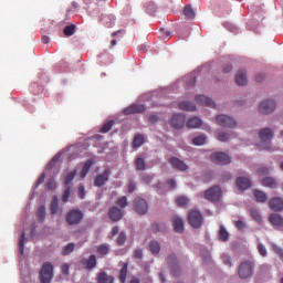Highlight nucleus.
Returning a JSON list of instances; mask_svg holds the SVG:
<instances>
[{
  "label": "nucleus",
  "instance_id": "obj_1",
  "mask_svg": "<svg viewBox=\"0 0 283 283\" xmlns=\"http://www.w3.org/2000/svg\"><path fill=\"white\" fill-rule=\"evenodd\" d=\"M54 279V265L50 262H44L40 270V282L50 283Z\"/></svg>",
  "mask_w": 283,
  "mask_h": 283
},
{
  "label": "nucleus",
  "instance_id": "obj_2",
  "mask_svg": "<svg viewBox=\"0 0 283 283\" xmlns=\"http://www.w3.org/2000/svg\"><path fill=\"white\" fill-rule=\"evenodd\" d=\"M261 140V149H271V140H273V130L271 128H263L259 132Z\"/></svg>",
  "mask_w": 283,
  "mask_h": 283
},
{
  "label": "nucleus",
  "instance_id": "obj_3",
  "mask_svg": "<svg viewBox=\"0 0 283 283\" xmlns=\"http://www.w3.org/2000/svg\"><path fill=\"white\" fill-rule=\"evenodd\" d=\"M255 264L253 263V261H245L242 262L239 266V277L241 280H247L249 277H251V275H253V269H254Z\"/></svg>",
  "mask_w": 283,
  "mask_h": 283
},
{
  "label": "nucleus",
  "instance_id": "obj_4",
  "mask_svg": "<svg viewBox=\"0 0 283 283\" xmlns=\"http://www.w3.org/2000/svg\"><path fill=\"white\" fill-rule=\"evenodd\" d=\"M202 213L198 210H190L188 213V222L192 229H200L203 222Z\"/></svg>",
  "mask_w": 283,
  "mask_h": 283
},
{
  "label": "nucleus",
  "instance_id": "obj_5",
  "mask_svg": "<svg viewBox=\"0 0 283 283\" xmlns=\"http://www.w3.org/2000/svg\"><path fill=\"white\" fill-rule=\"evenodd\" d=\"M216 120L220 127H227L228 129H233L238 125V122L229 115H217Z\"/></svg>",
  "mask_w": 283,
  "mask_h": 283
},
{
  "label": "nucleus",
  "instance_id": "obj_6",
  "mask_svg": "<svg viewBox=\"0 0 283 283\" xmlns=\"http://www.w3.org/2000/svg\"><path fill=\"white\" fill-rule=\"evenodd\" d=\"M205 198L210 202H218V200L222 198V189H220V186H213L212 188L206 190Z\"/></svg>",
  "mask_w": 283,
  "mask_h": 283
},
{
  "label": "nucleus",
  "instance_id": "obj_7",
  "mask_svg": "<svg viewBox=\"0 0 283 283\" xmlns=\"http://www.w3.org/2000/svg\"><path fill=\"white\" fill-rule=\"evenodd\" d=\"M81 220H83V211L78 209L71 210L66 214V222L67 224H80Z\"/></svg>",
  "mask_w": 283,
  "mask_h": 283
},
{
  "label": "nucleus",
  "instance_id": "obj_8",
  "mask_svg": "<svg viewBox=\"0 0 283 283\" xmlns=\"http://www.w3.org/2000/svg\"><path fill=\"white\" fill-rule=\"evenodd\" d=\"M210 159L214 165H230L231 164V157L227 155L226 153H213L210 156Z\"/></svg>",
  "mask_w": 283,
  "mask_h": 283
},
{
  "label": "nucleus",
  "instance_id": "obj_9",
  "mask_svg": "<svg viewBox=\"0 0 283 283\" xmlns=\"http://www.w3.org/2000/svg\"><path fill=\"white\" fill-rule=\"evenodd\" d=\"M81 264L86 271H94L98 266V259L96 254H91L88 258H83Z\"/></svg>",
  "mask_w": 283,
  "mask_h": 283
},
{
  "label": "nucleus",
  "instance_id": "obj_10",
  "mask_svg": "<svg viewBox=\"0 0 283 283\" xmlns=\"http://www.w3.org/2000/svg\"><path fill=\"white\" fill-rule=\"evenodd\" d=\"M134 209L139 216H145L149 209V206L145 199L137 197L134 201Z\"/></svg>",
  "mask_w": 283,
  "mask_h": 283
},
{
  "label": "nucleus",
  "instance_id": "obj_11",
  "mask_svg": "<svg viewBox=\"0 0 283 283\" xmlns=\"http://www.w3.org/2000/svg\"><path fill=\"white\" fill-rule=\"evenodd\" d=\"M109 176H112V170H109V168H106L102 174L95 177L94 187H104V185H107Z\"/></svg>",
  "mask_w": 283,
  "mask_h": 283
},
{
  "label": "nucleus",
  "instance_id": "obj_12",
  "mask_svg": "<svg viewBox=\"0 0 283 283\" xmlns=\"http://www.w3.org/2000/svg\"><path fill=\"white\" fill-rule=\"evenodd\" d=\"M169 163L174 169H177V171H189V166L185 163V160L178 157H170Z\"/></svg>",
  "mask_w": 283,
  "mask_h": 283
},
{
  "label": "nucleus",
  "instance_id": "obj_13",
  "mask_svg": "<svg viewBox=\"0 0 283 283\" xmlns=\"http://www.w3.org/2000/svg\"><path fill=\"white\" fill-rule=\"evenodd\" d=\"M259 112L261 114H272V112H275V102L272 99L262 102L259 105Z\"/></svg>",
  "mask_w": 283,
  "mask_h": 283
},
{
  "label": "nucleus",
  "instance_id": "obj_14",
  "mask_svg": "<svg viewBox=\"0 0 283 283\" xmlns=\"http://www.w3.org/2000/svg\"><path fill=\"white\" fill-rule=\"evenodd\" d=\"M167 262L169 266L171 268V274L172 275H180V266L178 265V258L176 254H170L167 258Z\"/></svg>",
  "mask_w": 283,
  "mask_h": 283
},
{
  "label": "nucleus",
  "instance_id": "obj_15",
  "mask_svg": "<svg viewBox=\"0 0 283 283\" xmlns=\"http://www.w3.org/2000/svg\"><path fill=\"white\" fill-rule=\"evenodd\" d=\"M143 112H145V105L143 104H133L123 109L125 116H129V114H143Z\"/></svg>",
  "mask_w": 283,
  "mask_h": 283
},
{
  "label": "nucleus",
  "instance_id": "obj_16",
  "mask_svg": "<svg viewBox=\"0 0 283 283\" xmlns=\"http://www.w3.org/2000/svg\"><path fill=\"white\" fill-rule=\"evenodd\" d=\"M185 115L182 114H175L171 118V126L175 129H182V127H185Z\"/></svg>",
  "mask_w": 283,
  "mask_h": 283
},
{
  "label": "nucleus",
  "instance_id": "obj_17",
  "mask_svg": "<svg viewBox=\"0 0 283 283\" xmlns=\"http://www.w3.org/2000/svg\"><path fill=\"white\" fill-rule=\"evenodd\" d=\"M124 212L118 207H113L108 211V218L113 220V222H118V220H123Z\"/></svg>",
  "mask_w": 283,
  "mask_h": 283
},
{
  "label": "nucleus",
  "instance_id": "obj_18",
  "mask_svg": "<svg viewBox=\"0 0 283 283\" xmlns=\"http://www.w3.org/2000/svg\"><path fill=\"white\" fill-rule=\"evenodd\" d=\"M196 103L197 105H202L203 107H216V102L205 95L196 96Z\"/></svg>",
  "mask_w": 283,
  "mask_h": 283
},
{
  "label": "nucleus",
  "instance_id": "obj_19",
  "mask_svg": "<svg viewBox=\"0 0 283 283\" xmlns=\"http://www.w3.org/2000/svg\"><path fill=\"white\" fill-rule=\"evenodd\" d=\"M271 211H282L283 210V200L280 197L272 198L269 202Z\"/></svg>",
  "mask_w": 283,
  "mask_h": 283
},
{
  "label": "nucleus",
  "instance_id": "obj_20",
  "mask_svg": "<svg viewBox=\"0 0 283 283\" xmlns=\"http://www.w3.org/2000/svg\"><path fill=\"white\" fill-rule=\"evenodd\" d=\"M172 227L176 233H182L185 231V221L180 217H174Z\"/></svg>",
  "mask_w": 283,
  "mask_h": 283
},
{
  "label": "nucleus",
  "instance_id": "obj_21",
  "mask_svg": "<svg viewBox=\"0 0 283 283\" xmlns=\"http://www.w3.org/2000/svg\"><path fill=\"white\" fill-rule=\"evenodd\" d=\"M237 187L241 191H245V189H249L251 187V180L247 177H239L237 178Z\"/></svg>",
  "mask_w": 283,
  "mask_h": 283
},
{
  "label": "nucleus",
  "instance_id": "obj_22",
  "mask_svg": "<svg viewBox=\"0 0 283 283\" xmlns=\"http://www.w3.org/2000/svg\"><path fill=\"white\" fill-rule=\"evenodd\" d=\"M272 227H283V218L277 213H272L269 217Z\"/></svg>",
  "mask_w": 283,
  "mask_h": 283
},
{
  "label": "nucleus",
  "instance_id": "obj_23",
  "mask_svg": "<svg viewBox=\"0 0 283 283\" xmlns=\"http://www.w3.org/2000/svg\"><path fill=\"white\" fill-rule=\"evenodd\" d=\"M97 283H114V276L107 275V272L97 273Z\"/></svg>",
  "mask_w": 283,
  "mask_h": 283
},
{
  "label": "nucleus",
  "instance_id": "obj_24",
  "mask_svg": "<svg viewBox=\"0 0 283 283\" xmlns=\"http://www.w3.org/2000/svg\"><path fill=\"white\" fill-rule=\"evenodd\" d=\"M186 125L189 129H198V127L202 126V119H200L199 117H192L188 119Z\"/></svg>",
  "mask_w": 283,
  "mask_h": 283
},
{
  "label": "nucleus",
  "instance_id": "obj_25",
  "mask_svg": "<svg viewBox=\"0 0 283 283\" xmlns=\"http://www.w3.org/2000/svg\"><path fill=\"white\" fill-rule=\"evenodd\" d=\"M179 109H181L182 112H196V104L187 101L180 102Z\"/></svg>",
  "mask_w": 283,
  "mask_h": 283
},
{
  "label": "nucleus",
  "instance_id": "obj_26",
  "mask_svg": "<svg viewBox=\"0 0 283 283\" xmlns=\"http://www.w3.org/2000/svg\"><path fill=\"white\" fill-rule=\"evenodd\" d=\"M143 145H145V136L140 134L135 135L132 144L133 149H138V147H143Z\"/></svg>",
  "mask_w": 283,
  "mask_h": 283
},
{
  "label": "nucleus",
  "instance_id": "obj_27",
  "mask_svg": "<svg viewBox=\"0 0 283 283\" xmlns=\"http://www.w3.org/2000/svg\"><path fill=\"white\" fill-rule=\"evenodd\" d=\"M237 85L244 86L247 85V71H239L235 76Z\"/></svg>",
  "mask_w": 283,
  "mask_h": 283
},
{
  "label": "nucleus",
  "instance_id": "obj_28",
  "mask_svg": "<svg viewBox=\"0 0 283 283\" xmlns=\"http://www.w3.org/2000/svg\"><path fill=\"white\" fill-rule=\"evenodd\" d=\"M93 165H94V161H92V159H88L84 164V166H83V168H82V170L80 172L81 178H85V176H87V174H90V170L92 169Z\"/></svg>",
  "mask_w": 283,
  "mask_h": 283
},
{
  "label": "nucleus",
  "instance_id": "obj_29",
  "mask_svg": "<svg viewBox=\"0 0 283 283\" xmlns=\"http://www.w3.org/2000/svg\"><path fill=\"white\" fill-rule=\"evenodd\" d=\"M135 165H136L137 171H145V169H147V163L143 157H137L135 159Z\"/></svg>",
  "mask_w": 283,
  "mask_h": 283
},
{
  "label": "nucleus",
  "instance_id": "obj_30",
  "mask_svg": "<svg viewBox=\"0 0 283 283\" xmlns=\"http://www.w3.org/2000/svg\"><path fill=\"white\" fill-rule=\"evenodd\" d=\"M263 187H270V189H275L277 187V182L272 177H265L262 179Z\"/></svg>",
  "mask_w": 283,
  "mask_h": 283
},
{
  "label": "nucleus",
  "instance_id": "obj_31",
  "mask_svg": "<svg viewBox=\"0 0 283 283\" xmlns=\"http://www.w3.org/2000/svg\"><path fill=\"white\" fill-rule=\"evenodd\" d=\"M129 264L128 263H124L123 268L119 271V282L120 283H125L127 282V269H128Z\"/></svg>",
  "mask_w": 283,
  "mask_h": 283
},
{
  "label": "nucleus",
  "instance_id": "obj_32",
  "mask_svg": "<svg viewBox=\"0 0 283 283\" xmlns=\"http://www.w3.org/2000/svg\"><path fill=\"white\" fill-rule=\"evenodd\" d=\"M51 213L52 216H56L59 213V197L54 196L51 201Z\"/></svg>",
  "mask_w": 283,
  "mask_h": 283
},
{
  "label": "nucleus",
  "instance_id": "obj_33",
  "mask_svg": "<svg viewBox=\"0 0 283 283\" xmlns=\"http://www.w3.org/2000/svg\"><path fill=\"white\" fill-rule=\"evenodd\" d=\"M149 250L153 255H158L160 253V243H158V241H150Z\"/></svg>",
  "mask_w": 283,
  "mask_h": 283
},
{
  "label": "nucleus",
  "instance_id": "obj_34",
  "mask_svg": "<svg viewBox=\"0 0 283 283\" xmlns=\"http://www.w3.org/2000/svg\"><path fill=\"white\" fill-rule=\"evenodd\" d=\"M184 15L186 19H195L196 18V11L191 8V6H185L184 7Z\"/></svg>",
  "mask_w": 283,
  "mask_h": 283
},
{
  "label": "nucleus",
  "instance_id": "obj_35",
  "mask_svg": "<svg viewBox=\"0 0 283 283\" xmlns=\"http://www.w3.org/2000/svg\"><path fill=\"white\" fill-rule=\"evenodd\" d=\"M219 240H221V242L229 241V232L227 231V229H224L223 226H221L219 230Z\"/></svg>",
  "mask_w": 283,
  "mask_h": 283
},
{
  "label": "nucleus",
  "instance_id": "obj_36",
  "mask_svg": "<svg viewBox=\"0 0 283 283\" xmlns=\"http://www.w3.org/2000/svg\"><path fill=\"white\" fill-rule=\"evenodd\" d=\"M254 198L256 202H266V193L260 190H254Z\"/></svg>",
  "mask_w": 283,
  "mask_h": 283
},
{
  "label": "nucleus",
  "instance_id": "obj_37",
  "mask_svg": "<svg viewBox=\"0 0 283 283\" xmlns=\"http://www.w3.org/2000/svg\"><path fill=\"white\" fill-rule=\"evenodd\" d=\"M36 218L40 222L45 220V206H40L36 210Z\"/></svg>",
  "mask_w": 283,
  "mask_h": 283
},
{
  "label": "nucleus",
  "instance_id": "obj_38",
  "mask_svg": "<svg viewBox=\"0 0 283 283\" xmlns=\"http://www.w3.org/2000/svg\"><path fill=\"white\" fill-rule=\"evenodd\" d=\"M207 143V135H199L192 139V145H205Z\"/></svg>",
  "mask_w": 283,
  "mask_h": 283
},
{
  "label": "nucleus",
  "instance_id": "obj_39",
  "mask_svg": "<svg viewBox=\"0 0 283 283\" xmlns=\"http://www.w3.org/2000/svg\"><path fill=\"white\" fill-rule=\"evenodd\" d=\"M97 253L98 255H107V253H109V245L106 243L98 245Z\"/></svg>",
  "mask_w": 283,
  "mask_h": 283
},
{
  "label": "nucleus",
  "instance_id": "obj_40",
  "mask_svg": "<svg viewBox=\"0 0 283 283\" xmlns=\"http://www.w3.org/2000/svg\"><path fill=\"white\" fill-rule=\"evenodd\" d=\"M250 214L251 218H253V220H255L256 222H262V214H260V211H258V209L251 208Z\"/></svg>",
  "mask_w": 283,
  "mask_h": 283
},
{
  "label": "nucleus",
  "instance_id": "obj_41",
  "mask_svg": "<svg viewBox=\"0 0 283 283\" xmlns=\"http://www.w3.org/2000/svg\"><path fill=\"white\" fill-rule=\"evenodd\" d=\"M74 178H76V171H75V170L69 172V174L66 175V177L64 178V185H65V187H67L71 182H73V181H74Z\"/></svg>",
  "mask_w": 283,
  "mask_h": 283
},
{
  "label": "nucleus",
  "instance_id": "obj_42",
  "mask_svg": "<svg viewBox=\"0 0 283 283\" xmlns=\"http://www.w3.org/2000/svg\"><path fill=\"white\" fill-rule=\"evenodd\" d=\"M112 127H114V120H108L101 128V133L107 134V132H111Z\"/></svg>",
  "mask_w": 283,
  "mask_h": 283
},
{
  "label": "nucleus",
  "instance_id": "obj_43",
  "mask_svg": "<svg viewBox=\"0 0 283 283\" xmlns=\"http://www.w3.org/2000/svg\"><path fill=\"white\" fill-rule=\"evenodd\" d=\"M176 203L178 205V207H187V205H189V198L182 196L177 197Z\"/></svg>",
  "mask_w": 283,
  "mask_h": 283
},
{
  "label": "nucleus",
  "instance_id": "obj_44",
  "mask_svg": "<svg viewBox=\"0 0 283 283\" xmlns=\"http://www.w3.org/2000/svg\"><path fill=\"white\" fill-rule=\"evenodd\" d=\"M74 252V243H69L62 249V255H70Z\"/></svg>",
  "mask_w": 283,
  "mask_h": 283
},
{
  "label": "nucleus",
  "instance_id": "obj_45",
  "mask_svg": "<svg viewBox=\"0 0 283 283\" xmlns=\"http://www.w3.org/2000/svg\"><path fill=\"white\" fill-rule=\"evenodd\" d=\"M70 196H72V189L70 188V186H67L63 192L62 202H69Z\"/></svg>",
  "mask_w": 283,
  "mask_h": 283
},
{
  "label": "nucleus",
  "instance_id": "obj_46",
  "mask_svg": "<svg viewBox=\"0 0 283 283\" xmlns=\"http://www.w3.org/2000/svg\"><path fill=\"white\" fill-rule=\"evenodd\" d=\"M126 242H127V234L125 232H120L118 238H117L118 247L125 245Z\"/></svg>",
  "mask_w": 283,
  "mask_h": 283
},
{
  "label": "nucleus",
  "instance_id": "obj_47",
  "mask_svg": "<svg viewBox=\"0 0 283 283\" xmlns=\"http://www.w3.org/2000/svg\"><path fill=\"white\" fill-rule=\"evenodd\" d=\"M76 29V27L74 24L71 25H66L64 28L63 33L65 34V36H72V34H74V30Z\"/></svg>",
  "mask_w": 283,
  "mask_h": 283
},
{
  "label": "nucleus",
  "instance_id": "obj_48",
  "mask_svg": "<svg viewBox=\"0 0 283 283\" xmlns=\"http://www.w3.org/2000/svg\"><path fill=\"white\" fill-rule=\"evenodd\" d=\"M116 205H117L118 207H120L122 209H125V207H128V206H129V202L127 201V197H120V198L117 200Z\"/></svg>",
  "mask_w": 283,
  "mask_h": 283
},
{
  "label": "nucleus",
  "instance_id": "obj_49",
  "mask_svg": "<svg viewBox=\"0 0 283 283\" xmlns=\"http://www.w3.org/2000/svg\"><path fill=\"white\" fill-rule=\"evenodd\" d=\"M24 247H25V232H22L19 241V249H20L21 255H23Z\"/></svg>",
  "mask_w": 283,
  "mask_h": 283
},
{
  "label": "nucleus",
  "instance_id": "obj_50",
  "mask_svg": "<svg viewBox=\"0 0 283 283\" xmlns=\"http://www.w3.org/2000/svg\"><path fill=\"white\" fill-rule=\"evenodd\" d=\"M217 138L221 143H227V140H229V138H231V135L229 133H219Z\"/></svg>",
  "mask_w": 283,
  "mask_h": 283
},
{
  "label": "nucleus",
  "instance_id": "obj_51",
  "mask_svg": "<svg viewBox=\"0 0 283 283\" xmlns=\"http://www.w3.org/2000/svg\"><path fill=\"white\" fill-rule=\"evenodd\" d=\"M46 188L50 191H54V189H56V181L54 180V178H50L48 184H46Z\"/></svg>",
  "mask_w": 283,
  "mask_h": 283
},
{
  "label": "nucleus",
  "instance_id": "obj_52",
  "mask_svg": "<svg viewBox=\"0 0 283 283\" xmlns=\"http://www.w3.org/2000/svg\"><path fill=\"white\" fill-rule=\"evenodd\" d=\"M258 251H259L260 255H262V258H266L268 252H266V248L264 247V244L259 243Z\"/></svg>",
  "mask_w": 283,
  "mask_h": 283
},
{
  "label": "nucleus",
  "instance_id": "obj_53",
  "mask_svg": "<svg viewBox=\"0 0 283 283\" xmlns=\"http://www.w3.org/2000/svg\"><path fill=\"white\" fill-rule=\"evenodd\" d=\"M221 260L223 264H226V266H231V256H229L228 254H222Z\"/></svg>",
  "mask_w": 283,
  "mask_h": 283
},
{
  "label": "nucleus",
  "instance_id": "obj_54",
  "mask_svg": "<svg viewBox=\"0 0 283 283\" xmlns=\"http://www.w3.org/2000/svg\"><path fill=\"white\" fill-rule=\"evenodd\" d=\"M61 271H62L63 275H70V264H67V263L62 264Z\"/></svg>",
  "mask_w": 283,
  "mask_h": 283
},
{
  "label": "nucleus",
  "instance_id": "obj_55",
  "mask_svg": "<svg viewBox=\"0 0 283 283\" xmlns=\"http://www.w3.org/2000/svg\"><path fill=\"white\" fill-rule=\"evenodd\" d=\"M259 176H269V168L268 167H261L258 169Z\"/></svg>",
  "mask_w": 283,
  "mask_h": 283
},
{
  "label": "nucleus",
  "instance_id": "obj_56",
  "mask_svg": "<svg viewBox=\"0 0 283 283\" xmlns=\"http://www.w3.org/2000/svg\"><path fill=\"white\" fill-rule=\"evenodd\" d=\"M234 227H237L239 231H242V229L247 227V223H244V221L242 220H239V221H235Z\"/></svg>",
  "mask_w": 283,
  "mask_h": 283
},
{
  "label": "nucleus",
  "instance_id": "obj_57",
  "mask_svg": "<svg viewBox=\"0 0 283 283\" xmlns=\"http://www.w3.org/2000/svg\"><path fill=\"white\" fill-rule=\"evenodd\" d=\"M134 258L136 260H143V250L136 249L135 252H134Z\"/></svg>",
  "mask_w": 283,
  "mask_h": 283
},
{
  "label": "nucleus",
  "instance_id": "obj_58",
  "mask_svg": "<svg viewBox=\"0 0 283 283\" xmlns=\"http://www.w3.org/2000/svg\"><path fill=\"white\" fill-rule=\"evenodd\" d=\"M158 120V115L156 114H150L148 116V122L151 123V125L156 124V122Z\"/></svg>",
  "mask_w": 283,
  "mask_h": 283
},
{
  "label": "nucleus",
  "instance_id": "obj_59",
  "mask_svg": "<svg viewBox=\"0 0 283 283\" xmlns=\"http://www.w3.org/2000/svg\"><path fill=\"white\" fill-rule=\"evenodd\" d=\"M142 182H144V185H149L151 182V176L149 175H144L142 177Z\"/></svg>",
  "mask_w": 283,
  "mask_h": 283
},
{
  "label": "nucleus",
  "instance_id": "obj_60",
  "mask_svg": "<svg viewBox=\"0 0 283 283\" xmlns=\"http://www.w3.org/2000/svg\"><path fill=\"white\" fill-rule=\"evenodd\" d=\"M134 191H136V182L130 181L128 184V193H134Z\"/></svg>",
  "mask_w": 283,
  "mask_h": 283
},
{
  "label": "nucleus",
  "instance_id": "obj_61",
  "mask_svg": "<svg viewBox=\"0 0 283 283\" xmlns=\"http://www.w3.org/2000/svg\"><path fill=\"white\" fill-rule=\"evenodd\" d=\"M77 193H78V197L83 200V198H85V187L80 186Z\"/></svg>",
  "mask_w": 283,
  "mask_h": 283
},
{
  "label": "nucleus",
  "instance_id": "obj_62",
  "mask_svg": "<svg viewBox=\"0 0 283 283\" xmlns=\"http://www.w3.org/2000/svg\"><path fill=\"white\" fill-rule=\"evenodd\" d=\"M231 70H233V66L231 64H228L226 66H223V74H229V72H231Z\"/></svg>",
  "mask_w": 283,
  "mask_h": 283
},
{
  "label": "nucleus",
  "instance_id": "obj_63",
  "mask_svg": "<svg viewBox=\"0 0 283 283\" xmlns=\"http://www.w3.org/2000/svg\"><path fill=\"white\" fill-rule=\"evenodd\" d=\"M151 230H153L154 233H158V231H160V224L153 223Z\"/></svg>",
  "mask_w": 283,
  "mask_h": 283
},
{
  "label": "nucleus",
  "instance_id": "obj_64",
  "mask_svg": "<svg viewBox=\"0 0 283 283\" xmlns=\"http://www.w3.org/2000/svg\"><path fill=\"white\" fill-rule=\"evenodd\" d=\"M263 80H264V74L262 73L256 74L255 76L256 83H262Z\"/></svg>",
  "mask_w": 283,
  "mask_h": 283
}]
</instances>
